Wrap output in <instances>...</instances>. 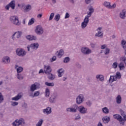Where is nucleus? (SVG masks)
Masks as SVG:
<instances>
[{
  "label": "nucleus",
  "instance_id": "obj_1",
  "mask_svg": "<svg viewBox=\"0 0 126 126\" xmlns=\"http://www.w3.org/2000/svg\"><path fill=\"white\" fill-rule=\"evenodd\" d=\"M10 21H11V22L15 25H20V22H19L18 17H17V16H11L10 17Z\"/></svg>",
  "mask_w": 126,
  "mask_h": 126
},
{
  "label": "nucleus",
  "instance_id": "obj_2",
  "mask_svg": "<svg viewBox=\"0 0 126 126\" xmlns=\"http://www.w3.org/2000/svg\"><path fill=\"white\" fill-rule=\"evenodd\" d=\"M81 52L83 54V55H90L92 53L91 49H89L88 47H83L81 49Z\"/></svg>",
  "mask_w": 126,
  "mask_h": 126
},
{
  "label": "nucleus",
  "instance_id": "obj_3",
  "mask_svg": "<svg viewBox=\"0 0 126 126\" xmlns=\"http://www.w3.org/2000/svg\"><path fill=\"white\" fill-rule=\"evenodd\" d=\"M16 53L19 57H24V56L26 55V51L23 49H17L16 50Z\"/></svg>",
  "mask_w": 126,
  "mask_h": 126
},
{
  "label": "nucleus",
  "instance_id": "obj_4",
  "mask_svg": "<svg viewBox=\"0 0 126 126\" xmlns=\"http://www.w3.org/2000/svg\"><path fill=\"white\" fill-rule=\"evenodd\" d=\"M78 110V106L76 104H74L73 107H69L66 109L67 112H70L71 113H76Z\"/></svg>",
  "mask_w": 126,
  "mask_h": 126
},
{
  "label": "nucleus",
  "instance_id": "obj_5",
  "mask_svg": "<svg viewBox=\"0 0 126 126\" xmlns=\"http://www.w3.org/2000/svg\"><path fill=\"white\" fill-rule=\"evenodd\" d=\"M35 32L37 35H42L44 33V29L41 26H37L35 30Z\"/></svg>",
  "mask_w": 126,
  "mask_h": 126
},
{
  "label": "nucleus",
  "instance_id": "obj_6",
  "mask_svg": "<svg viewBox=\"0 0 126 126\" xmlns=\"http://www.w3.org/2000/svg\"><path fill=\"white\" fill-rule=\"evenodd\" d=\"M84 101V96L82 94H79L76 98V103L80 105Z\"/></svg>",
  "mask_w": 126,
  "mask_h": 126
},
{
  "label": "nucleus",
  "instance_id": "obj_7",
  "mask_svg": "<svg viewBox=\"0 0 126 126\" xmlns=\"http://www.w3.org/2000/svg\"><path fill=\"white\" fill-rule=\"evenodd\" d=\"M44 72L46 74H50L52 72V68L51 66L44 65Z\"/></svg>",
  "mask_w": 126,
  "mask_h": 126
},
{
  "label": "nucleus",
  "instance_id": "obj_8",
  "mask_svg": "<svg viewBox=\"0 0 126 126\" xmlns=\"http://www.w3.org/2000/svg\"><path fill=\"white\" fill-rule=\"evenodd\" d=\"M78 110L81 114H86L87 113V108L83 106H78Z\"/></svg>",
  "mask_w": 126,
  "mask_h": 126
},
{
  "label": "nucleus",
  "instance_id": "obj_9",
  "mask_svg": "<svg viewBox=\"0 0 126 126\" xmlns=\"http://www.w3.org/2000/svg\"><path fill=\"white\" fill-rule=\"evenodd\" d=\"M24 123V120L23 119H20L19 120H16L15 122L12 123L14 126H19L20 125H22V123Z\"/></svg>",
  "mask_w": 126,
  "mask_h": 126
},
{
  "label": "nucleus",
  "instance_id": "obj_10",
  "mask_svg": "<svg viewBox=\"0 0 126 126\" xmlns=\"http://www.w3.org/2000/svg\"><path fill=\"white\" fill-rule=\"evenodd\" d=\"M113 118L115 119V120H118L119 122H121V123H123L124 120V118H123V117H122V116L120 115V114H114L113 115Z\"/></svg>",
  "mask_w": 126,
  "mask_h": 126
},
{
  "label": "nucleus",
  "instance_id": "obj_11",
  "mask_svg": "<svg viewBox=\"0 0 126 126\" xmlns=\"http://www.w3.org/2000/svg\"><path fill=\"white\" fill-rule=\"evenodd\" d=\"M121 115L123 117V122L120 123V125H123L124 126L125 125V122H126V115L125 114V112L123 110V109H120Z\"/></svg>",
  "mask_w": 126,
  "mask_h": 126
},
{
  "label": "nucleus",
  "instance_id": "obj_12",
  "mask_svg": "<svg viewBox=\"0 0 126 126\" xmlns=\"http://www.w3.org/2000/svg\"><path fill=\"white\" fill-rule=\"evenodd\" d=\"M43 113L46 115H50L52 113V108L47 107L46 109L43 110Z\"/></svg>",
  "mask_w": 126,
  "mask_h": 126
},
{
  "label": "nucleus",
  "instance_id": "obj_13",
  "mask_svg": "<svg viewBox=\"0 0 126 126\" xmlns=\"http://www.w3.org/2000/svg\"><path fill=\"white\" fill-rule=\"evenodd\" d=\"M38 48H39V43L37 42L32 43L31 44V49H33V50H37Z\"/></svg>",
  "mask_w": 126,
  "mask_h": 126
},
{
  "label": "nucleus",
  "instance_id": "obj_14",
  "mask_svg": "<svg viewBox=\"0 0 126 126\" xmlns=\"http://www.w3.org/2000/svg\"><path fill=\"white\" fill-rule=\"evenodd\" d=\"M26 38L29 41H33V40H37V37L34 35H29L26 36Z\"/></svg>",
  "mask_w": 126,
  "mask_h": 126
},
{
  "label": "nucleus",
  "instance_id": "obj_15",
  "mask_svg": "<svg viewBox=\"0 0 126 126\" xmlns=\"http://www.w3.org/2000/svg\"><path fill=\"white\" fill-rule=\"evenodd\" d=\"M22 97V95L21 93L18 94L16 96L12 97V100L13 101H18L19 99H21Z\"/></svg>",
  "mask_w": 126,
  "mask_h": 126
},
{
  "label": "nucleus",
  "instance_id": "obj_16",
  "mask_svg": "<svg viewBox=\"0 0 126 126\" xmlns=\"http://www.w3.org/2000/svg\"><path fill=\"white\" fill-rule=\"evenodd\" d=\"M2 62L4 63H10V58L8 56L4 57L2 58Z\"/></svg>",
  "mask_w": 126,
  "mask_h": 126
},
{
  "label": "nucleus",
  "instance_id": "obj_17",
  "mask_svg": "<svg viewBox=\"0 0 126 126\" xmlns=\"http://www.w3.org/2000/svg\"><path fill=\"white\" fill-rule=\"evenodd\" d=\"M110 121V117L104 116L102 118V122H103L104 124H108Z\"/></svg>",
  "mask_w": 126,
  "mask_h": 126
},
{
  "label": "nucleus",
  "instance_id": "obj_18",
  "mask_svg": "<svg viewBox=\"0 0 126 126\" xmlns=\"http://www.w3.org/2000/svg\"><path fill=\"white\" fill-rule=\"evenodd\" d=\"M9 5H10V7L12 9H15V0H12L9 3Z\"/></svg>",
  "mask_w": 126,
  "mask_h": 126
},
{
  "label": "nucleus",
  "instance_id": "obj_19",
  "mask_svg": "<svg viewBox=\"0 0 126 126\" xmlns=\"http://www.w3.org/2000/svg\"><path fill=\"white\" fill-rule=\"evenodd\" d=\"M32 9V6H31V5L30 4H28L25 6V8L24 9V12H27V11H29L31 10Z\"/></svg>",
  "mask_w": 126,
  "mask_h": 126
},
{
  "label": "nucleus",
  "instance_id": "obj_20",
  "mask_svg": "<svg viewBox=\"0 0 126 126\" xmlns=\"http://www.w3.org/2000/svg\"><path fill=\"white\" fill-rule=\"evenodd\" d=\"M15 68L17 69V73H20V72H22V71H23V67L21 66L18 67V65H15Z\"/></svg>",
  "mask_w": 126,
  "mask_h": 126
},
{
  "label": "nucleus",
  "instance_id": "obj_21",
  "mask_svg": "<svg viewBox=\"0 0 126 126\" xmlns=\"http://www.w3.org/2000/svg\"><path fill=\"white\" fill-rule=\"evenodd\" d=\"M48 78L50 80H54L55 78H56V76L52 73H50V74H48Z\"/></svg>",
  "mask_w": 126,
  "mask_h": 126
},
{
  "label": "nucleus",
  "instance_id": "obj_22",
  "mask_svg": "<svg viewBox=\"0 0 126 126\" xmlns=\"http://www.w3.org/2000/svg\"><path fill=\"white\" fill-rule=\"evenodd\" d=\"M57 72L59 73V77H62V76H63V73L64 72V70L63 68H61L57 71Z\"/></svg>",
  "mask_w": 126,
  "mask_h": 126
},
{
  "label": "nucleus",
  "instance_id": "obj_23",
  "mask_svg": "<svg viewBox=\"0 0 126 126\" xmlns=\"http://www.w3.org/2000/svg\"><path fill=\"white\" fill-rule=\"evenodd\" d=\"M37 88H36V84H33L31 86V91L32 92H34L35 90H36Z\"/></svg>",
  "mask_w": 126,
  "mask_h": 126
},
{
  "label": "nucleus",
  "instance_id": "obj_24",
  "mask_svg": "<svg viewBox=\"0 0 126 126\" xmlns=\"http://www.w3.org/2000/svg\"><path fill=\"white\" fill-rule=\"evenodd\" d=\"M116 102L117 104H121L122 103V97L120 95H118L116 97Z\"/></svg>",
  "mask_w": 126,
  "mask_h": 126
},
{
  "label": "nucleus",
  "instance_id": "obj_25",
  "mask_svg": "<svg viewBox=\"0 0 126 126\" xmlns=\"http://www.w3.org/2000/svg\"><path fill=\"white\" fill-rule=\"evenodd\" d=\"M96 78V79H99L100 81H103L104 80V76L102 75H97Z\"/></svg>",
  "mask_w": 126,
  "mask_h": 126
},
{
  "label": "nucleus",
  "instance_id": "obj_26",
  "mask_svg": "<svg viewBox=\"0 0 126 126\" xmlns=\"http://www.w3.org/2000/svg\"><path fill=\"white\" fill-rule=\"evenodd\" d=\"M121 45L124 50L126 49V41L125 40H122L121 41Z\"/></svg>",
  "mask_w": 126,
  "mask_h": 126
},
{
  "label": "nucleus",
  "instance_id": "obj_27",
  "mask_svg": "<svg viewBox=\"0 0 126 126\" xmlns=\"http://www.w3.org/2000/svg\"><path fill=\"white\" fill-rule=\"evenodd\" d=\"M95 37H99L102 38L103 37V32L100 31H98L97 33L95 34Z\"/></svg>",
  "mask_w": 126,
  "mask_h": 126
},
{
  "label": "nucleus",
  "instance_id": "obj_28",
  "mask_svg": "<svg viewBox=\"0 0 126 126\" xmlns=\"http://www.w3.org/2000/svg\"><path fill=\"white\" fill-rule=\"evenodd\" d=\"M50 96V89L47 88L45 90V97H49Z\"/></svg>",
  "mask_w": 126,
  "mask_h": 126
},
{
  "label": "nucleus",
  "instance_id": "obj_29",
  "mask_svg": "<svg viewBox=\"0 0 126 126\" xmlns=\"http://www.w3.org/2000/svg\"><path fill=\"white\" fill-rule=\"evenodd\" d=\"M63 62L64 63H69V62H70V58H69V57H65L64 59Z\"/></svg>",
  "mask_w": 126,
  "mask_h": 126
},
{
  "label": "nucleus",
  "instance_id": "obj_30",
  "mask_svg": "<svg viewBox=\"0 0 126 126\" xmlns=\"http://www.w3.org/2000/svg\"><path fill=\"white\" fill-rule=\"evenodd\" d=\"M116 80H117V79H115V76H111L109 79V81L111 83H112V82H114V81H116Z\"/></svg>",
  "mask_w": 126,
  "mask_h": 126
},
{
  "label": "nucleus",
  "instance_id": "obj_31",
  "mask_svg": "<svg viewBox=\"0 0 126 126\" xmlns=\"http://www.w3.org/2000/svg\"><path fill=\"white\" fill-rule=\"evenodd\" d=\"M102 52H103L105 55H107L110 54V48H106L105 50H102Z\"/></svg>",
  "mask_w": 126,
  "mask_h": 126
},
{
  "label": "nucleus",
  "instance_id": "obj_32",
  "mask_svg": "<svg viewBox=\"0 0 126 126\" xmlns=\"http://www.w3.org/2000/svg\"><path fill=\"white\" fill-rule=\"evenodd\" d=\"M102 111L104 114H109V109L107 107L102 108Z\"/></svg>",
  "mask_w": 126,
  "mask_h": 126
},
{
  "label": "nucleus",
  "instance_id": "obj_33",
  "mask_svg": "<svg viewBox=\"0 0 126 126\" xmlns=\"http://www.w3.org/2000/svg\"><path fill=\"white\" fill-rule=\"evenodd\" d=\"M45 85H47V86H49V87H53V86H55V83H54L53 82L52 83H49L48 82H46L45 83Z\"/></svg>",
  "mask_w": 126,
  "mask_h": 126
},
{
  "label": "nucleus",
  "instance_id": "obj_34",
  "mask_svg": "<svg viewBox=\"0 0 126 126\" xmlns=\"http://www.w3.org/2000/svg\"><path fill=\"white\" fill-rule=\"evenodd\" d=\"M125 15H126V12H125L124 11H123L122 12L120 13V17L122 19H124L125 18Z\"/></svg>",
  "mask_w": 126,
  "mask_h": 126
},
{
  "label": "nucleus",
  "instance_id": "obj_35",
  "mask_svg": "<svg viewBox=\"0 0 126 126\" xmlns=\"http://www.w3.org/2000/svg\"><path fill=\"white\" fill-rule=\"evenodd\" d=\"M87 25H88V24L83 22L81 24V28L82 29H84V28H86V27H87Z\"/></svg>",
  "mask_w": 126,
  "mask_h": 126
},
{
  "label": "nucleus",
  "instance_id": "obj_36",
  "mask_svg": "<svg viewBox=\"0 0 126 126\" xmlns=\"http://www.w3.org/2000/svg\"><path fill=\"white\" fill-rule=\"evenodd\" d=\"M16 34H17V38L19 39L20 36L22 35V32L18 31L16 32Z\"/></svg>",
  "mask_w": 126,
  "mask_h": 126
},
{
  "label": "nucleus",
  "instance_id": "obj_37",
  "mask_svg": "<svg viewBox=\"0 0 126 126\" xmlns=\"http://www.w3.org/2000/svg\"><path fill=\"white\" fill-rule=\"evenodd\" d=\"M63 53H64V52H63V50L61 49V50L59 51V52H58V57H60V56L61 57H62V56H63Z\"/></svg>",
  "mask_w": 126,
  "mask_h": 126
},
{
  "label": "nucleus",
  "instance_id": "obj_38",
  "mask_svg": "<svg viewBox=\"0 0 126 126\" xmlns=\"http://www.w3.org/2000/svg\"><path fill=\"white\" fill-rule=\"evenodd\" d=\"M104 5L106 7H107V8H109V7H110V6L111 5V3L109 2L105 1L104 2Z\"/></svg>",
  "mask_w": 126,
  "mask_h": 126
},
{
  "label": "nucleus",
  "instance_id": "obj_39",
  "mask_svg": "<svg viewBox=\"0 0 126 126\" xmlns=\"http://www.w3.org/2000/svg\"><path fill=\"white\" fill-rule=\"evenodd\" d=\"M119 67L120 68V70L125 69V65H124V63H120L119 65Z\"/></svg>",
  "mask_w": 126,
  "mask_h": 126
},
{
  "label": "nucleus",
  "instance_id": "obj_40",
  "mask_svg": "<svg viewBox=\"0 0 126 126\" xmlns=\"http://www.w3.org/2000/svg\"><path fill=\"white\" fill-rule=\"evenodd\" d=\"M121 77H122V75H121V73L120 72H117L116 73L115 79H117V78H118V79H120Z\"/></svg>",
  "mask_w": 126,
  "mask_h": 126
},
{
  "label": "nucleus",
  "instance_id": "obj_41",
  "mask_svg": "<svg viewBox=\"0 0 126 126\" xmlns=\"http://www.w3.org/2000/svg\"><path fill=\"white\" fill-rule=\"evenodd\" d=\"M43 121L42 119L39 120L36 124V126H42V125H43Z\"/></svg>",
  "mask_w": 126,
  "mask_h": 126
},
{
  "label": "nucleus",
  "instance_id": "obj_42",
  "mask_svg": "<svg viewBox=\"0 0 126 126\" xmlns=\"http://www.w3.org/2000/svg\"><path fill=\"white\" fill-rule=\"evenodd\" d=\"M50 103H56V98L51 96L49 100Z\"/></svg>",
  "mask_w": 126,
  "mask_h": 126
},
{
  "label": "nucleus",
  "instance_id": "obj_43",
  "mask_svg": "<svg viewBox=\"0 0 126 126\" xmlns=\"http://www.w3.org/2000/svg\"><path fill=\"white\" fill-rule=\"evenodd\" d=\"M61 17V16H60V14H57L55 16L54 19L56 20V21H59L60 20V18Z\"/></svg>",
  "mask_w": 126,
  "mask_h": 126
},
{
  "label": "nucleus",
  "instance_id": "obj_44",
  "mask_svg": "<svg viewBox=\"0 0 126 126\" xmlns=\"http://www.w3.org/2000/svg\"><path fill=\"white\" fill-rule=\"evenodd\" d=\"M34 18H32L29 22L28 25H32L34 23Z\"/></svg>",
  "mask_w": 126,
  "mask_h": 126
},
{
  "label": "nucleus",
  "instance_id": "obj_45",
  "mask_svg": "<svg viewBox=\"0 0 126 126\" xmlns=\"http://www.w3.org/2000/svg\"><path fill=\"white\" fill-rule=\"evenodd\" d=\"M83 22H85V23H87L88 24V23H89V18L85 16Z\"/></svg>",
  "mask_w": 126,
  "mask_h": 126
},
{
  "label": "nucleus",
  "instance_id": "obj_46",
  "mask_svg": "<svg viewBox=\"0 0 126 126\" xmlns=\"http://www.w3.org/2000/svg\"><path fill=\"white\" fill-rule=\"evenodd\" d=\"M3 95H2L1 93H0V103H2V102H3Z\"/></svg>",
  "mask_w": 126,
  "mask_h": 126
},
{
  "label": "nucleus",
  "instance_id": "obj_47",
  "mask_svg": "<svg viewBox=\"0 0 126 126\" xmlns=\"http://www.w3.org/2000/svg\"><path fill=\"white\" fill-rule=\"evenodd\" d=\"M39 95H40V92L36 91L34 92L33 97H37V96H39Z\"/></svg>",
  "mask_w": 126,
  "mask_h": 126
},
{
  "label": "nucleus",
  "instance_id": "obj_48",
  "mask_svg": "<svg viewBox=\"0 0 126 126\" xmlns=\"http://www.w3.org/2000/svg\"><path fill=\"white\" fill-rule=\"evenodd\" d=\"M86 105L88 106V107H91L92 105V101L90 100H88L86 102Z\"/></svg>",
  "mask_w": 126,
  "mask_h": 126
},
{
  "label": "nucleus",
  "instance_id": "obj_49",
  "mask_svg": "<svg viewBox=\"0 0 126 126\" xmlns=\"http://www.w3.org/2000/svg\"><path fill=\"white\" fill-rule=\"evenodd\" d=\"M51 97H53V98L56 99V98L58 97V93L54 92L52 95Z\"/></svg>",
  "mask_w": 126,
  "mask_h": 126
},
{
  "label": "nucleus",
  "instance_id": "obj_50",
  "mask_svg": "<svg viewBox=\"0 0 126 126\" xmlns=\"http://www.w3.org/2000/svg\"><path fill=\"white\" fill-rule=\"evenodd\" d=\"M54 16H55V13H51L49 17V21L52 20L54 18Z\"/></svg>",
  "mask_w": 126,
  "mask_h": 126
},
{
  "label": "nucleus",
  "instance_id": "obj_51",
  "mask_svg": "<svg viewBox=\"0 0 126 126\" xmlns=\"http://www.w3.org/2000/svg\"><path fill=\"white\" fill-rule=\"evenodd\" d=\"M89 13H93V12H94V8H93V6H91L89 9Z\"/></svg>",
  "mask_w": 126,
  "mask_h": 126
},
{
  "label": "nucleus",
  "instance_id": "obj_52",
  "mask_svg": "<svg viewBox=\"0 0 126 126\" xmlns=\"http://www.w3.org/2000/svg\"><path fill=\"white\" fill-rule=\"evenodd\" d=\"M17 78L18 79H23V77H22V75L20 74H19V73H18L17 74Z\"/></svg>",
  "mask_w": 126,
  "mask_h": 126
},
{
  "label": "nucleus",
  "instance_id": "obj_53",
  "mask_svg": "<svg viewBox=\"0 0 126 126\" xmlns=\"http://www.w3.org/2000/svg\"><path fill=\"white\" fill-rule=\"evenodd\" d=\"M112 66L113 68H117V67H118V63H114L112 64Z\"/></svg>",
  "mask_w": 126,
  "mask_h": 126
},
{
  "label": "nucleus",
  "instance_id": "obj_54",
  "mask_svg": "<svg viewBox=\"0 0 126 126\" xmlns=\"http://www.w3.org/2000/svg\"><path fill=\"white\" fill-rule=\"evenodd\" d=\"M55 61H57V57L53 56L51 59H50L51 63H53V62H55Z\"/></svg>",
  "mask_w": 126,
  "mask_h": 126
},
{
  "label": "nucleus",
  "instance_id": "obj_55",
  "mask_svg": "<svg viewBox=\"0 0 126 126\" xmlns=\"http://www.w3.org/2000/svg\"><path fill=\"white\" fill-rule=\"evenodd\" d=\"M34 84H35L36 89H39L40 88V86H41L39 83H35Z\"/></svg>",
  "mask_w": 126,
  "mask_h": 126
},
{
  "label": "nucleus",
  "instance_id": "obj_56",
  "mask_svg": "<svg viewBox=\"0 0 126 126\" xmlns=\"http://www.w3.org/2000/svg\"><path fill=\"white\" fill-rule=\"evenodd\" d=\"M18 105V102H12L11 105L13 106V107L15 106H17Z\"/></svg>",
  "mask_w": 126,
  "mask_h": 126
},
{
  "label": "nucleus",
  "instance_id": "obj_57",
  "mask_svg": "<svg viewBox=\"0 0 126 126\" xmlns=\"http://www.w3.org/2000/svg\"><path fill=\"white\" fill-rule=\"evenodd\" d=\"M69 13L66 12L64 17L65 19H66L67 18H69Z\"/></svg>",
  "mask_w": 126,
  "mask_h": 126
},
{
  "label": "nucleus",
  "instance_id": "obj_58",
  "mask_svg": "<svg viewBox=\"0 0 126 126\" xmlns=\"http://www.w3.org/2000/svg\"><path fill=\"white\" fill-rule=\"evenodd\" d=\"M91 47L93 48V49H94L95 48V47L96 46V43H91Z\"/></svg>",
  "mask_w": 126,
  "mask_h": 126
},
{
  "label": "nucleus",
  "instance_id": "obj_59",
  "mask_svg": "<svg viewBox=\"0 0 126 126\" xmlns=\"http://www.w3.org/2000/svg\"><path fill=\"white\" fill-rule=\"evenodd\" d=\"M93 0H85V2L87 4H89Z\"/></svg>",
  "mask_w": 126,
  "mask_h": 126
},
{
  "label": "nucleus",
  "instance_id": "obj_60",
  "mask_svg": "<svg viewBox=\"0 0 126 126\" xmlns=\"http://www.w3.org/2000/svg\"><path fill=\"white\" fill-rule=\"evenodd\" d=\"M87 14L88 15L87 16H86V17H87L88 18H89V17H91V15H92V13H89V12H88Z\"/></svg>",
  "mask_w": 126,
  "mask_h": 126
},
{
  "label": "nucleus",
  "instance_id": "obj_61",
  "mask_svg": "<svg viewBox=\"0 0 126 126\" xmlns=\"http://www.w3.org/2000/svg\"><path fill=\"white\" fill-rule=\"evenodd\" d=\"M9 7H10V6L9 5V4H7L5 6V9H6V10H9Z\"/></svg>",
  "mask_w": 126,
  "mask_h": 126
},
{
  "label": "nucleus",
  "instance_id": "obj_62",
  "mask_svg": "<svg viewBox=\"0 0 126 126\" xmlns=\"http://www.w3.org/2000/svg\"><path fill=\"white\" fill-rule=\"evenodd\" d=\"M115 7H116V4L114 3L112 6L110 5V6L109 7V8H115Z\"/></svg>",
  "mask_w": 126,
  "mask_h": 126
},
{
  "label": "nucleus",
  "instance_id": "obj_63",
  "mask_svg": "<svg viewBox=\"0 0 126 126\" xmlns=\"http://www.w3.org/2000/svg\"><path fill=\"white\" fill-rule=\"evenodd\" d=\"M76 66L78 67V68H81V65L79 64V63H76Z\"/></svg>",
  "mask_w": 126,
  "mask_h": 126
},
{
  "label": "nucleus",
  "instance_id": "obj_64",
  "mask_svg": "<svg viewBox=\"0 0 126 126\" xmlns=\"http://www.w3.org/2000/svg\"><path fill=\"white\" fill-rule=\"evenodd\" d=\"M79 119H81V117H80V115H78L75 118V120L76 121Z\"/></svg>",
  "mask_w": 126,
  "mask_h": 126
}]
</instances>
